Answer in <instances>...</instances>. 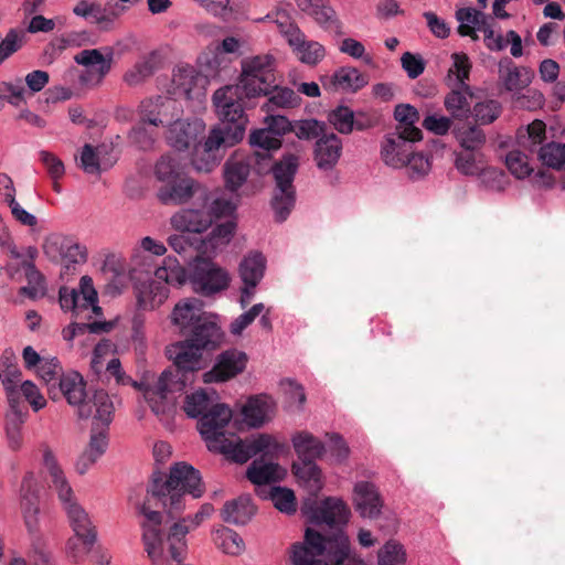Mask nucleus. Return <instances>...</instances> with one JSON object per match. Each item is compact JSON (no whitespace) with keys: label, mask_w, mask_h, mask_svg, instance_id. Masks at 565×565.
I'll return each mask as SVG.
<instances>
[{"label":"nucleus","mask_w":565,"mask_h":565,"mask_svg":"<svg viewBox=\"0 0 565 565\" xmlns=\"http://www.w3.org/2000/svg\"><path fill=\"white\" fill-rule=\"evenodd\" d=\"M239 83L218 88L213 94V105L220 118V124L214 127L204 140V152L209 157L204 163H200L196 156L193 164L199 171H210L217 164L213 152L220 147H232L239 142L247 124V60L241 62Z\"/></svg>","instance_id":"1"},{"label":"nucleus","mask_w":565,"mask_h":565,"mask_svg":"<svg viewBox=\"0 0 565 565\" xmlns=\"http://www.w3.org/2000/svg\"><path fill=\"white\" fill-rule=\"evenodd\" d=\"M202 351L186 338L167 347L166 354L173 367L164 370L153 385L145 388V397L156 415L168 414L174 404L169 395L183 392L193 383L195 372L202 367Z\"/></svg>","instance_id":"2"},{"label":"nucleus","mask_w":565,"mask_h":565,"mask_svg":"<svg viewBox=\"0 0 565 565\" xmlns=\"http://www.w3.org/2000/svg\"><path fill=\"white\" fill-rule=\"evenodd\" d=\"M232 409L225 404H213V406L198 419V429L210 450L226 455L237 463L247 462V445L241 438H227L226 434L233 436L232 427L237 431L244 429L247 424V404L241 407L239 423H231Z\"/></svg>","instance_id":"3"},{"label":"nucleus","mask_w":565,"mask_h":565,"mask_svg":"<svg viewBox=\"0 0 565 565\" xmlns=\"http://www.w3.org/2000/svg\"><path fill=\"white\" fill-rule=\"evenodd\" d=\"M139 511L145 516V521L141 523L145 551L153 565H162L166 559V540L161 529L162 514L150 510L146 503L140 507ZM188 533L189 529L186 526L174 523L167 536L170 557L177 565H182L185 558L188 550L185 536Z\"/></svg>","instance_id":"4"},{"label":"nucleus","mask_w":565,"mask_h":565,"mask_svg":"<svg viewBox=\"0 0 565 565\" xmlns=\"http://www.w3.org/2000/svg\"><path fill=\"white\" fill-rule=\"evenodd\" d=\"M42 463L46 469L52 486L57 492L58 499L66 513L68 523L74 534L86 545H94L97 540V531L86 510L77 502L73 489L60 466L53 451L45 446L42 450Z\"/></svg>","instance_id":"5"},{"label":"nucleus","mask_w":565,"mask_h":565,"mask_svg":"<svg viewBox=\"0 0 565 565\" xmlns=\"http://www.w3.org/2000/svg\"><path fill=\"white\" fill-rule=\"evenodd\" d=\"M149 492L172 514L181 510L183 494L189 493L193 498H200L204 492V486L200 471L181 461L170 468L168 478L161 472L153 473Z\"/></svg>","instance_id":"6"},{"label":"nucleus","mask_w":565,"mask_h":565,"mask_svg":"<svg viewBox=\"0 0 565 565\" xmlns=\"http://www.w3.org/2000/svg\"><path fill=\"white\" fill-rule=\"evenodd\" d=\"M260 95L268 96L262 106L266 113L301 104V97L294 89L276 84L275 60L268 54L249 58V98Z\"/></svg>","instance_id":"7"},{"label":"nucleus","mask_w":565,"mask_h":565,"mask_svg":"<svg viewBox=\"0 0 565 565\" xmlns=\"http://www.w3.org/2000/svg\"><path fill=\"white\" fill-rule=\"evenodd\" d=\"M351 553L348 535L340 531L332 537H327L320 532L307 527L303 542H296L290 548L292 565H322L321 557L332 564H342Z\"/></svg>","instance_id":"8"},{"label":"nucleus","mask_w":565,"mask_h":565,"mask_svg":"<svg viewBox=\"0 0 565 565\" xmlns=\"http://www.w3.org/2000/svg\"><path fill=\"white\" fill-rule=\"evenodd\" d=\"M20 497L23 520L30 539L28 556L32 565H50L51 551L45 536L39 530L38 483L33 472H28L23 477Z\"/></svg>","instance_id":"9"},{"label":"nucleus","mask_w":565,"mask_h":565,"mask_svg":"<svg viewBox=\"0 0 565 565\" xmlns=\"http://www.w3.org/2000/svg\"><path fill=\"white\" fill-rule=\"evenodd\" d=\"M154 177L160 182L157 198L166 205L183 204L200 190V184L182 174L178 161L169 156H162L157 161Z\"/></svg>","instance_id":"10"},{"label":"nucleus","mask_w":565,"mask_h":565,"mask_svg":"<svg viewBox=\"0 0 565 565\" xmlns=\"http://www.w3.org/2000/svg\"><path fill=\"white\" fill-rule=\"evenodd\" d=\"M300 512L308 523L330 527L345 525L351 515L348 504L337 497H327L321 501L316 497L307 498L301 503Z\"/></svg>","instance_id":"11"},{"label":"nucleus","mask_w":565,"mask_h":565,"mask_svg":"<svg viewBox=\"0 0 565 565\" xmlns=\"http://www.w3.org/2000/svg\"><path fill=\"white\" fill-rule=\"evenodd\" d=\"M94 405L96 413L90 416L93 418L92 434L85 452L98 459L108 446L107 428L113 420L115 408L109 395L104 390L94 392Z\"/></svg>","instance_id":"12"},{"label":"nucleus","mask_w":565,"mask_h":565,"mask_svg":"<svg viewBox=\"0 0 565 565\" xmlns=\"http://www.w3.org/2000/svg\"><path fill=\"white\" fill-rule=\"evenodd\" d=\"M58 302L63 311H70L75 317L85 311L94 315L102 313L93 279L86 275L81 278L78 288L61 287L58 290Z\"/></svg>","instance_id":"13"},{"label":"nucleus","mask_w":565,"mask_h":565,"mask_svg":"<svg viewBox=\"0 0 565 565\" xmlns=\"http://www.w3.org/2000/svg\"><path fill=\"white\" fill-rule=\"evenodd\" d=\"M44 254L53 262H60L65 271L87 259V249L76 239L62 234L49 235L43 244Z\"/></svg>","instance_id":"14"},{"label":"nucleus","mask_w":565,"mask_h":565,"mask_svg":"<svg viewBox=\"0 0 565 565\" xmlns=\"http://www.w3.org/2000/svg\"><path fill=\"white\" fill-rule=\"evenodd\" d=\"M127 10L128 7L120 3L103 6L96 0H79L73 7L72 12L86 22L97 25L102 31H110L114 29L116 20Z\"/></svg>","instance_id":"15"},{"label":"nucleus","mask_w":565,"mask_h":565,"mask_svg":"<svg viewBox=\"0 0 565 565\" xmlns=\"http://www.w3.org/2000/svg\"><path fill=\"white\" fill-rule=\"evenodd\" d=\"M190 282L195 292L211 296L227 287L228 276L211 260L199 258L191 268Z\"/></svg>","instance_id":"16"},{"label":"nucleus","mask_w":565,"mask_h":565,"mask_svg":"<svg viewBox=\"0 0 565 565\" xmlns=\"http://www.w3.org/2000/svg\"><path fill=\"white\" fill-rule=\"evenodd\" d=\"M56 387H58L70 405L77 407V413L81 418H89L96 413L94 395L88 397L85 388L86 383L81 373L70 371L62 374Z\"/></svg>","instance_id":"17"},{"label":"nucleus","mask_w":565,"mask_h":565,"mask_svg":"<svg viewBox=\"0 0 565 565\" xmlns=\"http://www.w3.org/2000/svg\"><path fill=\"white\" fill-rule=\"evenodd\" d=\"M55 21L47 19L41 14L32 17L26 30L12 28L0 42V65L17 53L25 43L26 32L31 34L35 33H49L55 29Z\"/></svg>","instance_id":"18"},{"label":"nucleus","mask_w":565,"mask_h":565,"mask_svg":"<svg viewBox=\"0 0 565 565\" xmlns=\"http://www.w3.org/2000/svg\"><path fill=\"white\" fill-rule=\"evenodd\" d=\"M204 129L205 125L203 120L199 118L181 120L178 116L169 124L167 141L178 151H184L191 147H195V151L199 152V148L204 150V142L202 145L198 143L199 136L203 134Z\"/></svg>","instance_id":"19"},{"label":"nucleus","mask_w":565,"mask_h":565,"mask_svg":"<svg viewBox=\"0 0 565 565\" xmlns=\"http://www.w3.org/2000/svg\"><path fill=\"white\" fill-rule=\"evenodd\" d=\"M140 122L153 127L169 125L180 115L178 103L169 97L156 96L143 99L138 107Z\"/></svg>","instance_id":"20"},{"label":"nucleus","mask_w":565,"mask_h":565,"mask_svg":"<svg viewBox=\"0 0 565 565\" xmlns=\"http://www.w3.org/2000/svg\"><path fill=\"white\" fill-rule=\"evenodd\" d=\"M249 146L257 148L249 156V160H254L253 169L257 174H265L271 161V152L281 148L282 140L263 127L249 134Z\"/></svg>","instance_id":"21"},{"label":"nucleus","mask_w":565,"mask_h":565,"mask_svg":"<svg viewBox=\"0 0 565 565\" xmlns=\"http://www.w3.org/2000/svg\"><path fill=\"white\" fill-rule=\"evenodd\" d=\"M223 337L218 316L209 312H205L185 335L189 341L203 350L215 349L221 344Z\"/></svg>","instance_id":"22"},{"label":"nucleus","mask_w":565,"mask_h":565,"mask_svg":"<svg viewBox=\"0 0 565 565\" xmlns=\"http://www.w3.org/2000/svg\"><path fill=\"white\" fill-rule=\"evenodd\" d=\"M420 139L398 131L387 134L381 149L382 160L392 168H403L413 150V143Z\"/></svg>","instance_id":"23"},{"label":"nucleus","mask_w":565,"mask_h":565,"mask_svg":"<svg viewBox=\"0 0 565 565\" xmlns=\"http://www.w3.org/2000/svg\"><path fill=\"white\" fill-rule=\"evenodd\" d=\"M322 87L328 92L355 93L367 85V77L358 68L342 66L331 75L320 77Z\"/></svg>","instance_id":"24"},{"label":"nucleus","mask_w":565,"mask_h":565,"mask_svg":"<svg viewBox=\"0 0 565 565\" xmlns=\"http://www.w3.org/2000/svg\"><path fill=\"white\" fill-rule=\"evenodd\" d=\"M246 355L235 349L226 350L218 355L213 369L204 374V382H224L242 372Z\"/></svg>","instance_id":"25"},{"label":"nucleus","mask_w":565,"mask_h":565,"mask_svg":"<svg viewBox=\"0 0 565 565\" xmlns=\"http://www.w3.org/2000/svg\"><path fill=\"white\" fill-rule=\"evenodd\" d=\"M353 502L362 518L375 519L381 514L383 500L372 482L358 481L354 484Z\"/></svg>","instance_id":"26"},{"label":"nucleus","mask_w":565,"mask_h":565,"mask_svg":"<svg viewBox=\"0 0 565 565\" xmlns=\"http://www.w3.org/2000/svg\"><path fill=\"white\" fill-rule=\"evenodd\" d=\"M137 308L151 311L159 308L169 297L168 287L161 281L150 279L135 285Z\"/></svg>","instance_id":"27"},{"label":"nucleus","mask_w":565,"mask_h":565,"mask_svg":"<svg viewBox=\"0 0 565 565\" xmlns=\"http://www.w3.org/2000/svg\"><path fill=\"white\" fill-rule=\"evenodd\" d=\"M342 153V141L335 134H326L317 139L313 157L320 170H332Z\"/></svg>","instance_id":"28"},{"label":"nucleus","mask_w":565,"mask_h":565,"mask_svg":"<svg viewBox=\"0 0 565 565\" xmlns=\"http://www.w3.org/2000/svg\"><path fill=\"white\" fill-rule=\"evenodd\" d=\"M173 228L181 232L203 233L212 225V215L205 210L185 209L171 217Z\"/></svg>","instance_id":"29"},{"label":"nucleus","mask_w":565,"mask_h":565,"mask_svg":"<svg viewBox=\"0 0 565 565\" xmlns=\"http://www.w3.org/2000/svg\"><path fill=\"white\" fill-rule=\"evenodd\" d=\"M204 313L200 300L186 299L174 306L171 322L179 329V333L185 337Z\"/></svg>","instance_id":"30"},{"label":"nucleus","mask_w":565,"mask_h":565,"mask_svg":"<svg viewBox=\"0 0 565 565\" xmlns=\"http://www.w3.org/2000/svg\"><path fill=\"white\" fill-rule=\"evenodd\" d=\"M287 476V470L277 462L254 460L249 465V482L259 488H269Z\"/></svg>","instance_id":"31"},{"label":"nucleus","mask_w":565,"mask_h":565,"mask_svg":"<svg viewBox=\"0 0 565 565\" xmlns=\"http://www.w3.org/2000/svg\"><path fill=\"white\" fill-rule=\"evenodd\" d=\"M277 405L268 394L249 396V429L260 428L270 423L276 415Z\"/></svg>","instance_id":"32"},{"label":"nucleus","mask_w":565,"mask_h":565,"mask_svg":"<svg viewBox=\"0 0 565 565\" xmlns=\"http://www.w3.org/2000/svg\"><path fill=\"white\" fill-rule=\"evenodd\" d=\"M299 169V156L295 153H286L280 160L271 164L267 172H271L275 179V189L295 190L294 179Z\"/></svg>","instance_id":"33"},{"label":"nucleus","mask_w":565,"mask_h":565,"mask_svg":"<svg viewBox=\"0 0 565 565\" xmlns=\"http://www.w3.org/2000/svg\"><path fill=\"white\" fill-rule=\"evenodd\" d=\"M172 82L188 99L199 97L204 79L191 65H180L173 71Z\"/></svg>","instance_id":"34"},{"label":"nucleus","mask_w":565,"mask_h":565,"mask_svg":"<svg viewBox=\"0 0 565 565\" xmlns=\"http://www.w3.org/2000/svg\"><path fill=\"white\" fill-rule=\"evenodd\" d=\"M455 166L465 175L482 174L484 178L490 177L493 179L501 175L497 170L483 167V154L481 151L461 150L457 152Z\"/></svg>","instance_id":"35"},{"label":"nucleus","mask_w":565,"mask_h":565,"mask_svg":"<svg viewBox=\"0 0 565 565\" xmlns=\"http://www.w3.org/2000/svg\"><path fill=\"white\" fill-rule=\"evenodd\" d=\"M299 461H316L326 452L324 444L309 431H298L291 438Z\"/></svg>","instance_id":"36"},{"label":"nucleus","mask_w":565,"mask_h":565,"mask_svg":"<svg viewBox=\"0 0 565 565\" xmlns=\"http://www.w3.org/2000/svg\"><path fill=\"white\" fill-rule=\"evenodd\" d=\"M546 139V125L542 120H534L526 127H520L516 131V145L529 153L539 152Z\"/></svg>","instance_id":"37"},{"label":"nucleus","mask_w":565,"mask_h":565,"mask_svg":"<svg viewBox=\"0 0 565 565\" xmlns=\"http://www.w3.org/2000/svg\"><path fill=\"white\" fill-rule=\"evenodd\" d=\"M257 495L270 500L274 507L281 513L292 515L297 511V501L291 489L280 486L256 489Z\"/></svg>","instance_id":"38"},{"label":"nucleus","mask_w":565,"mask_h":565,"mask_svg":"<svg viewBox=\"0 0 565 565\" xmlns=\"http://www.w3.org/2000/svg\"><path fill=\"white\" fill-rule=\"evenodd\" d=\"M296 57L306 65L316 66L326 57V49L318 41L308 40L302 33L290 45Z\"/></svg>","instance_id":"39"},{"label":"nucleus","mask_w":565,"mask_h":565,"mask_svg":"<svg viewBox=\"0 0 565 565\" xmlns=\"http://www.w3.org/2000/svg\"><path fill=\"white\" fill-rule=\"evenodd\" d=\"M292 471L300 484L311 495L316 497L323 487L321 470L316 461H299L292 465Z\"/></svg>","instance_id":"40"},{"label":"nucleus","mask_w":565,"mask_h":565,"mask_svg":"<svg viewBox=\"0 0 565 565\" xmlns=\"http://www.w3.org/2000/svg\"><path fill=\"white\" fill-rule=\"evenodd\" d=\"M199 3L209 13L222 19L224 22L237 21L244 13L245 3L242 0H199Z\"/></svg>","instance_id":"41"},{"label":"nucleus","mask_w":565,"mask_h":565,"mask_svg":"<svg viewBox=\"0 0 565 565\" xmlns=\"http://www.w3.org/2000/svg\"><path fill=\"white\" fill-rule=\"evenodd\" d=\"M113 57L114 52L110 47H106L105 55L97 49H89L77 53L75 55V62L83 66L95 67L98 79L102 81L111 68Z\"/></svg>","instance_id":"42"},{"label":"nucleus","mask_w":565,"mask_h":565,"mask_svg":"<svg viewBox=\"0 0 565 565\" xmlns=\"http://www.w3.org/2000/svg\"><path fill=\"white\" fill-rule=\"evenodd\" d=\"M500 79L508 92H519L530 83V72L518 67L510 58L500 62Z\"/></svg>","instance_id":"43"},{"label":"nucleus","mask_w":565,"mask_h":565,"mask_svg":"<svg viewBox=\"0 0 565 565\" xmlns=\"http://www.w3.org/2000/svg\"><path fill=\"white\" fill-rule=\"evenodd\" d=\"M456 18L459 22L458 33L461 36H470L478 40L476 31H482L481 26L488 24L487 15L473 8H461L457 10Z\"/></svg>","instance_id":"44"},{"label":"nucleus","mask_w":565,"mask_h":565,"mask_svg":"<svg viewBox=\"0 0 565 565\" xmlns=\"http://www.w3.org/2000/svg\"><path fill=\"white\" fill-rule=\"evenodd\" d=\"M450 92L445 96L444 105L446 110L455 119L468 118L472 111L470 108L469 97H472L471 88L449 87Z\"/></svg>","instance_id":"45"},{"label":"nucleus","mask_w":565,"mask_h":565,"mask_svg":"<svg viewBox=\"0 0 565 565\" xmlns=\"http://www.w3.org/2000/svg\"><path fill=\"white\" fill-rule=\"evenodd\" d=\"M452 64L449 67L445 77L448 87H463L469 89L467 81L469 79L471 71V62L466 53H452Z\"/></svg>","instance_id":"46"},{"label":"nucleus","mask_w":565,"mask_h":565,"mask_svg":"<svg viewBox=\"0 0 565 565\" xmlns=\"http://www.w3.org/2000/svg\"><path fill=\"white\" fill-rule=\"evenodd\" d=\"M226 189L234 192L247 181V157L235 154L224 166Z\"/></svg>","instance_id":"47"},{"label":"nucleus","mask_w":565,"mask_h":565,"mask_svg":"<svg viewBox=\"0 0 565 565\" xmlns=\"http://www.w3.org/2000/svg\"><path fill=\"white\" fill-rule=\"evenodd\" d=\"M394 117L398 125L395 131L406 134L413 138H423L422 130L416 127V122L419 120L418 110L409 104H399L395 107Z\"/></svg>","instance_id":"48"},{"label":"nucleus","mask_w":565,"mask_h":565,"mask_svg":"<svg viewBox=\"0 0 565 565\" xmlns=\"http://www.w3.org/2000/svg\"><path fill=\"white\" fill-rule=\"evenodd\" d=\"M456 140L461 150L481 151L486 143V134L478 126L462 124L454 128Z\"/></svg>","instance_id":"49"},{"label":"nucleus","mask_w":565,"mask_h":565,"mask_svg":"<svg viewBox=\"0 0 565 565\" xmlns=\"http://www.w3.org/2000/svg\"><path fill=\"white\" fill-rule=\"evenodd\" d=\"M154 277L157 281H161L166 286H181L186 280V273L175 257L168 256L156 269Z\"/></svg>","instance_id":"50"},{"label":"nucleus","mask_w":565,"mask_h":565,"mask_svg":"<svg viewBox=\"0 0 565 565\" xmlns=\"http://www.w3.org/2000/svg\"><path fill=\"white\" fill-rule=\"evenodd\" d=\"M28 285L21 287L20 294L30 299H38L45 295L46 286L43 275L36 269L35 265L30 260H23L21 264Z\"/></svg>","instance_id":"51"},{"label":"nucleus","mask_w":565,"mask_h":565,"mask_svg":"<svg viewBox=\"0 0 565 565\" xmlns=\"http://www.w3.org/2000/svg\"><path fill=\"white\" fill-rule=\"evenodd\" d=\"M214 543L223 553L236 556L245 548L243 537L232 529L222 526L214 532Z\"/></svg>","instance_id":"52"},{"label":"nucleus","mask_w":565,"mask_h":565,"mask_svg":"<svg viewBox=\"0 0 565 565\" xmlns=\"http://www.w3.org/2000/svg\"><path fill=\"white\" fill-rule=\"evenodd\" d=\"M284 450V445L278 443L273 435L258 433L249 435V458L256 455L277 456Z\"/></svg>","instance_id":"53"},{"label":"nucleus","mask_w":565,"mask_h":565,"mask_svg":"<svg viewBox=\"0 0 565 565\" xmlns=\"http://www.w3.org/2000/svg\"><path fill=\"white\" fill-rule=\"evenodd\" d=\"M222 519L230 524L245 525L247 523V495L242 494L226 501L222 510Z\"/></svg>","instance_id":"54"},{"label":"nucleus","mask_w":565,"mask_h":565,"mask_svg":"<svg viewBox=\"0 0 565 565\" xmlns=\"http://www.w3.org/2000/svg\"><path fill=\"white\" fill-rule=\"evenodd\" d=\"M213 406L211 396L203 390L185 396L183 411L190 418H200Z\"/></svg>","instance_id":"55"},{"label":"nucleus","mask_w":565,"mask_h":565,"mask_svg":"<svg viewBox=\"0 0 565 565\" xmlns=\"http://www.w3.org/2000/svg\"><path fill=\"white\" fill-rule=\"evenodd\" d=\"M296 201L295 190L275 189L271 200L275 220L279 223L287 220Z\"/></svg>","instance_id":"56"},{"label":"nucleus","mask_w":565,"mask_h":565,"mask_svg":"<svg viewBox=\"0 0 565 565\" xmlns=\"http://www.w3.org/2000/svg\"><path fill=\"white\" fill-rule=\"evenodd\" d=\"M153 72L154 54L151 53L137 61L135 65L125 73L124 81L129 86H137L141 84L146 78L150 77Z\"/></svg>","instance_id":"57"},{"label":"nucleus","mask_w":565,"mask_h":565,"mask_svg":"<svg viewBox=\"0 0 565 565\" xmlns=\"http://www.w3.org/2000/svg\"><path fill=\"white\" fill-rule=\"evenodd\" d=\"M505 164L518 179H524L533 172L529 156L521 148L513 149L505 156Z\"/></svg>","instance_id":"58"},{"label":"nucleus","mask_w":565,"mask_h":565,"mask_svg":"<svg viewBox=\"0 0 565 565\" xmlns=\"http://www.w3.org/2000/svg\"><path fill=\"white\" fill-rule=\"evenodd\" d=\"M39 376L45 382L50 392L56 388L63 372V367L57 358H45L35 369Z\"/></svg>","instance_id":"59"},{"label":"nucleus","mask_w":565,"mask_h":565,"mask_svg":"<svg viewBox=\"0 0 565 565\" xmlns=\"http://www.w3.org/2000/svg\"><path fill=\"white\" fill-rule=\"evenodd\" d=\"M539 159L544 166L561 170L565 168V143L550 142L539 150Z\"/></svg>","instance_id":"60"},{"label":"nucleus","mask_w":565,"mask_h":565,"mask_svg":"<svg viewBox=\"0 0 565 565\" xmlns=\"http://www.w3.org/2000/svg\"><path fill=\"white\" fill-rule=\"evenodd\" d=\"M105 153L104 147L94 148L86 143L82 148L79 166L88 174H99L102 172V156Z\"/></svg>","instance_id":"61"},{"label":"nucleus","mask_w":565,"mask_h":565,"mask_svg":"<svg viewBox=\"0 0 565 565\" xmlns=\"http://www.w3.org/2000/svg\"><path fill=\"white\" fill-rule=\"evenodd\" d=\"M25 87L22 78H15L14 81H2L0 82V102H8L14 107H19L25 102Z\"/></svg>","instance_id":"62"},{"label":"nucleus","mask_w":565,"mask_h":565,"mask_svg":"<svg viewBox=\"0 0 565 565\" xmlns=\"http://www.w3.org/2000/svg\"><path fill=\"white\" fill-rule=\"evenodd\" d=\"M502 111V106L499 100L487 99L477 103L472 108V116L477 122L481 125L492 124Z\"/></svg>","instance_id":"63"},{"label":"nucleus","mask_w":565,"mask_h":565,"mask_svg":"<svg viewBox=\"0 0 565 565\" xmlns=\"http://www.w3.org/2000/svg\"><path fill=\"white\" fill-rule=\"evenodd\" d=\"M406 554L403 545L388 541L379 552V565H405Z\"/></svg>","instance_id":"64"}]
</instances>
